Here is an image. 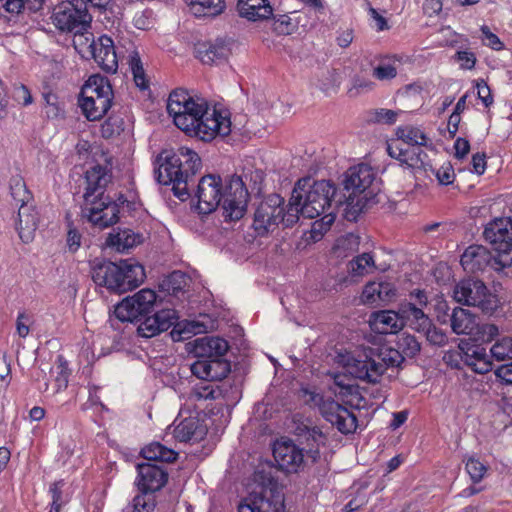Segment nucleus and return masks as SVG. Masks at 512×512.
<instances>
[{
  "label": "nucleus",
  "instance_id": "obj_1",
  "mask_svg": "<svg viewBox=\"0 0 512 512\" xmlns=\"http://www.w3.org/2000/svg\"><path fill=\"white\" fill-rule=\"evenodd\" d=\"M167 111L174 124L186 135L202 141H211L217 135L227 136L231 132V121L227 114L213 108L199 96L191 95L185 89L173 90L167 102Z\"/></svg>",
  "mask_w": 512,
  "mask_h": 512
},
{
  "label": "nucleus",
  "instance_id": "obj_2",
  "mask_svg": "<svg viewBox=\"0 0 512 512\" xmlns=\"http://www.w3.org/2000/svg\"><path fill=\"white\" fill-rule=\"evenodd\" d=\"M196 197L199 213L210 214L222 202L225 220L236 221L246 212L249 193L240 176H231L223 189L221 177L208 174L199 180Z\"/></svg>",
  "mask_w": 512,
  "mask_h": 512
},
{
  "label": "nucleus",
  "instance_id": "obj_3",
  "mask_svg": "<svg viewBox=\"0 0 512 512\" xmlns=\"http://www.w3.org/2000/svg\"><path fill=\"white\" fill-rule=\"evenodd\" d=\"M345 205L342 193H337L329 180L312 181L310 177L299 179L290 197V210L306 218H316Z\"/></svg>",
  "mask_w": 512,
  "mask_h": 512
},
{
  "label": "nucleus",
  "instance_id": "obj_4",
  "mask_svg": "<svg viewBox=\"0 0 512 512\" xmlns=\"http://www.w3.org/2000/svg\"><path fill=\"white\" fill-rule=\"evenodd\" d=\"M343 185L344 216L348 221H356L362 212L380 202L381 181L368 164L351 167L345 174Z\"/></svg>",
  "mask_w": 512,
  "mask_h": 512
},
{
  "label": "nucleus",
  "instance_id": "obj_5",
  "mask_svg": "<svg viewBox=\"0 0 512 512\" xmlns=\"http://www.w3.org/2000/svg\"><path fill=\"white\" fill-rule=\"evenodd\" d=\"M90 266L94 283L118 294L137 288L146 278L144 267L132 260L115 263L96 258Z\"/></svg>",
  "mask_w": 512,
  "mask_h": 512
},
{
  "label": "nucleus",
  "instance_id": "obj_6",
  "mask_svg": "<svg viewBox=\"0 0 512 512\" xmlns=\"http://www.w3.org/2000/svg\"><path fill=\"white\" fill-rule=\"evenodd\" d=\"M337 358L338 363L342 364L352 377L373 384L379 381L388 368H400L404 362V357L392 347L371 349L370 354L365 355L364 359L354 358L350 353H339Z\"/></svg>",
  "mask_w": 512,
  "mask_h": 512
},
{
  "label": "nucleus",
  "instance_id": "obj_7",
  "mask_svg": "<svg viewBox=\"0 0 512 512\" xmlns=\"http://www.w3.org/2000/svg\"><path fill=\"white\" fill-rule=\"evenodd\" d=\"M255 489L250 493V506L255 512H284L282 486L273 475V468H258L254 473Z\"/></svg>",
  "mask_w": 512,
  "mask_h": 512
},
{
  "label": "nucleus",
  "instance_id": "obj_8",
  "mask_svg": "<svg viewBox=\"0 0 512 512\" xmlns=\"http://www.w3.org/2000/svg\"><path fill=\"white\" fill-rule=\"evenodd\" d=\"M299 220L296 212L290 210V202L287 209L284 208V199L278 194H270L257 206L252 227L260 237L273 232L280 223L285 227H292Z\"/></svg>",
  "mask_w": 512,
  "mask_h": 512
},
{
  "label": "nucleus",
  "instance_id": "obj_9",
  "mask_svg": "<svg viewBox=\"0 0 512 512\" xmlns=\"http://www.w3.org/2000/svg\"><path fill=\"white\" fill-rule=\"evenodd\" d=\"M453 296L458 303L476 307L487 315H492L499 307L497 295L491 293L479 279L461 280L455 286Z\"/></svg>",
  "mask_w": 512,
  "mask_h": 512
},
{
  "label": "nucleus",
  "instance_id": "obj_10",
  "mask_svg": "<svg viewBox=\"0 0 512 512\" xmlns=\"http://www.w3.org/2000/svg\"><path fill=\"white\" fill-rule=\"evenodd\" d=\"M483 236L495 252V264L502 268L512 265V219L499 218L487 224Z\"/></svg>",
  "mask_w": 512,
  "mask_h": 512
},
{
  "label": "nucleus",
  "instance_id": "obj_11",
  "mask_svg": "<svg viewBox=\"0 0 512 512\" xmlns=\"http://www.w3.org/2000/svg\"><path fill=\"white\" fill-rule=\"evenodd\" d=\"M443 361L452 369L460 370L463 366H467L478 374L488 373L493 366L486 349L480 345H471L466 349L459 345L458 350L445 352Z\"/></svg>",
  "mask_w": 512,
  "mask_h": 512
},
{
  "label": "nucleus",
  "instance_id": "obj_12",
  "mask_svg": "<svg viewBox=\"0 0 512 512\" xmlns=\"http://www.w3.org/2000/svg\"><path fill=\"white\" fill-rule=\"evenodd\" d=\"M157 168H155V178L158 183L163 185L172 184L174 195L181 201L190 197L186 181L180 177L181 160L179 155L164 151L156 158Z\"/></svg>",
  "mask_w": 512,
  "mask_h": 512
},
{
  "label": "nucleus",
  "instance_id": "obj_13",
  "mask_svg": "<svg viewBox=\"0 0 512 512\" xmlns=\"http://www.w3.org/2000/svg\"><path fill=\"white\" fill-rule=\"evenodd\" d=\"M156 304L155 291L144 288L118 303L115 306L114 314L122 322L141 321L142 317L154 311Z\"/></svg>",
  "mask_w": 512,
  "mask_h": 512
},
{
  "label": "nucleus",
  "instance_id": "obj_14",
  "mask_svg": "<svg viewBox=\"0 0 512 512\" xmlns=\"http://www.w3.org/2000/svg\"><path fill=\"white\" fill-rule=\"evenodd\" d=\"M52 19L59 30L77 34L89 26L91 16L86 9H78L73 4L67 3L54 8Z\"/></svg>",
  "mask_w": 512,
  "mask_h": 512
},
{
  "label": "nucleus",
  "instance_id": "obj_15",
  "mask_svg": "<svg viewBox=\"0 0 512 512\" xmlns=\"http://www.w3.org/2000/svg\"><path fill=\"white\" fill-rule=\"evenodd\" d=\"M83 212L88 221L99 229L111 227L119 221V210L116 204L111 203L110 196L86 204Z\"/></svg>",
  "mask_w": 512,
  "mask_h": 512
},
{
  "label": "nucleus",
  "instance_id": "obj_16",
  "mask_svg": "<svg viewBox=\"0 0 512 512\" xmlns=\"http://www.w3.org/2000/svg\"><path fill=\"white\" fill-rule=\"evenodd\" d=\"M111 180L112 173L107 167L97 164L89 168L85 172L84 204L86 205L100 198L109 197L105 195V191Z\"/></svg>",
  "mask_w": 512,
  "mask_h": 512
},
{
  "label": "nucleus",
  "instance_id": "obj_17",
  "mask_svg": "<svg viewBox=\"0 0 512 512\" xmlns=\"http://www.w3.org/2000/svg\"><path fill=\"white\" fill-rule=\"evenodd\" d=\"M136 485L138 491L156 493L168 482V472L162 466L152 463H138L136 465Z\"/></svg>",
  "mask_w": 512,
  "mask_h": 512
},
{
  "label": "nucleus",
  "instance_id": "obj_18",
  "mask_svg": "<svg viewBox=\"0 0 512 512\" xmlns=\"http://www.w3.org/2000/svg\"><path fill=\"white\" fill-rule=\"evenodd\" d=\"M294 434L299 438L301 444H306V459L312 464L320 458L319 447L325 445L327 437L317 426L304 421H295Z\"/></svg>",
  "mask_w": 512,
  "mask_h": 512
},
{
  "label": "nucleus",
  "instance_id": "obj_19",
  "mask_svg": "<svg viewBox=\"0 0 512 512\" xmlns=\"http://www.w3.org/2000/svg\"><path fill=\"white\" fill-rule=\"evenodd\" d=\"M303 451L304 449L287 439L274 444L273 456L281 470L291 473L297 472L305 462Z\"/></svg>",
  "mask_w": 512,
  "mask_h": 512
},
{
  "label": "nucleus",
  "instance_id": "obj_20",
  "mask_svg": "<svg viewBox=\"0 0 512 512\" xmlns=\"http://www.w3.org/2000/svg\"><path fill=\"white\" fill-rule=\"evenodd\" d=\"M140 324L138 325V335L144 338L154 337L174 325L175 321L178 320V315L174 309H161L155 312L152 316L146 315L142 317Z\"/></svg>",
  "mask_w": 512,
  "mask_h": 512
},
{
  "label": "nucleus",
  "instance_id": "obj_21",
  "mask_svg": "<svg viewBox=\"0 0 512 512\" xmlns=\"http://www.w3.org/2000/svg\"><path fill=\"white\" fill-rule=\"evenodd\" d=\"M231 371V364L225 357L196 360L191 365V372L199 379L209 382L220 381L227 377Z\"/></svg>",
  "mask_w": 512,
  "mask_h": 512
},
{
  "label": "nucleus",
  "instance_id": "obj_22",
  "mask_svg": "<svg viewBox=\"0 0 512 512\" xmlns=\"http://www.w3.org/2000/svg\"><path fill=\"white\" fill-rule=\"evenodd\" d=\"M92 56L101 69L107 73H115L118 69V61L112 39L101 36L98 41L91 44Z\"/></svg>",
  "mask_w": 512,
  "mask_h": 512
},
{
  "label": "nucleus",
  "instance_id": "obj_23",
  "mask_svg": "<svg viewBox=\"0 0 512 512\" xmlns=\"http://www.w3.org/2000/svg\"><path fill=\"white\" fill-rule=\"evenodd\" d=\"M495 264V254L482 245H471L461 255L460 263L463 269L470 273L483 271L487 266Z\"/></svg>",
  "mask_w": 512,
  "mask_h": 512
},
{
  "label": "nucleus",
  "instance_id": "obj_24",
  "mask_svg": "<svg viewBox=\"0 0 512 512\" xmlns=\"http://www.w3.org/2000/svg\"><path fill=\"white\" fill-rule=\"evenodd\" d=\"M229 349L228 342L220 337L204 336L194 341L193 353L197 360L225 357Z\"/></svg>",
  "mask_w": 512,
  "mask_h": 512
},
{
  "label": "nucleus",
  "instance_id": "obj_25",
  "mask_svg": "<svg viewBox=\"0 0 512 512\" xmlns=\"http://www.w3.org/2000/svg\"><path fill=\"white\" fill-rule=\"evenodd\" d=\"M38 223L39 215L33 203L19 207L16 229L24 243H29L34 239Z\"/></svg>",
  "mask_w": 512,
  "mask_h": 512
},
{
  "label": "nucleus",
  "instance_id": "obj_26",
  "mask_svg": "<svg viewBox=\"0 0 512 512\" xmlns=\"http://www.w3.org/2000/svg\"><path fill=\"white\" fill-rule=\"evenodd\" d=\"M396 296V289L390 282H369L364 286L361 301L368 305H381Z\"/></svg>",
  "mask_w": 512,
  "mask_h": 512
},
{
  "label": "nucleus",
  "instance_id": "obj_27",
  "mask_svg": "<svg viewBox=\"0 0 512 512\" xmlns=\"http://www.w3.org/2000/svg\"><path fill=\"white\" fill-rule=\"evenodd\" d=\"M370 326L379 334H394L401 330L403 322L399 314L391 310L374 312L370 318Z\"/></svg>",
  "mask_w": 512,
  "mask_h": 512
},
{
  "label": "nucleus",
  "instance_id": "obj_28",
  "mask_svg": "<svg viewBox=\"0 0 512 512\" xmlns=\"http://www.w3.org/2000/svg\"><path fill=\"white\" fill-rule=\"evenodd\" d=\"M239 15L250 21L268 19L273 12L268 0H238Z\"/></svg>",
  "mask_w": 512,
  "mask_h": 512
},
{
  "label": "nucleus",
  "instance_id": "obj_29",
  "mask_svg": "<svg viewBox=\"0 0 512 512\" xmlns=\"http://www.w3.org/2000/svg\"><path fill=\"white\" fill-rule=\"evenodd\" d=\"M197 57L204 64L219 63L227 59L229 55V48L222 39H217L213 43H201L196 49Z\"/></svg>",
  "mask_w": 512,
  "mask_h": 512
},
{
  "label": "nucleus",
  "instance_id": "obj_30",
  "mask_svg": "<svg viewBox=\"0 0 512 512\" xmlns=\"http://www.w3.org/2000/svg\"><path fill=\"white\" fill-rule=\"evenodd\" d=\"M174 154L180 156V177L182 178V180L186 181L187 188L189 191L190 184L191 182H193V177L201 167V159L195 151L187 147H180L178 149V152Z\"/></svg>",
  "mask_w": 512,
  "mask_h": 512
},
{
  "label": "nucleus",
  "instance_id": "obj_31",
  "mask_svg": "<svg viewBox=\"0 0 512 512\" xmlns=\"http://www.w3.org/2000/svg\"><path fill=\"white\" fill-rule=\"evenodd\" d=\"M113 97L101 96L100 98L79 99V106L89 121L100 120L109 111Z\"/></svg>",
  "mask_w": 512,
  "mask_h": 512
},
{
  "label": "nucleus",
  "instance_id": "obj_32",
  "mask_svg": "<svg viewBox=\"0 0 512 512\" xmlns=\"http://www.w3.org/2000/svg\"><path fill=\"white\" fill-rule=\"evenodd\" d=\"M451 328L454 333L472 335L475 331H479V325L476 316L469 310L461 307L453 309L451 315Z\"/></svg>",
  "mask_w": 512,
  "mask_h": 512
},
{
  "label": "nucleus",
  "instance_id": "obj_33",
  "mask_svg": "<svg viewBox=\"0 0 512 512\" xmlns=\"http://www.w3.org/2000/svg\"><path fill=\"white\" fill-rule=\"evenodd\" d=\"M206 435V428L195 418L182 420L174 429V436L180 442H198Z\"/></svg>",
  "mask_w": 512,
  "mask_h": 512
},
{
  "label": "nucleus",
  "instance_id": "obj_34",
  "mask_svg": "<svg viewBox=\"0 0 512 512\" xmlns=\"http://www.w3.org/2000/svg\"><path fill=\"white\" fill-rule=\"evenodd\" d=\"M113 97V90L109 80L100 75H92L83 85L80 98H100L101 96Z\"/></svg>",
  "mask_w": 512,
  "mask_h": 512
},
{
  "label": "nucleus",
  "instance_id": "obj_35",
  "mask_svg": "<svg viewBox=\"0 0 512 512\" xmlns=\"http://www.w3.org/2000/svg\"><path fill=\"white\" fill-rule=\"evenodd\" d=\"M404 318L407 319L409 325L415 331L421 333L425 328H429L432 323L423 309L416 306V303L402 304L400 309Z\"/></svg>",
  "mask_w": 512,
  "mask_h": 512
},
{
  "label": "nucleus",
  "instance_id": "obj_36",
  "mask_svg": "<svg viewBox=\"0 0 512 512\" xmlns=\"http://www.w3.org/2000/svg\"><path fill=\"white\" fill-rule=\"evenodd\" d=\"M141 242V236L130 229L119 230L117 233H110L106 238V245L124 252Z\"/></svg>",
  "mask_w": 512,
  "mask_h": 512
},
{
  "label": "nucleus",
  "instance_id": "obj_37",
  "mask_svg": "<svg viewBox=\"0 0 512 512\" xmlns=\"http://www.w3.org/2000/svg\"><path fill=\"white\" fill-rule=\"evenodd\" d=\"M140 454L148 461L172 463L177 459V452L160 442H152L141 449Z\"/></svg>",
  "mask_w": 512,
  "mask_h": 512
},
{
  "label": "nucleus",
  "instance_id": "obj_38",
  "mask_svg": "<svg viewBox=\"0 0 512 512\" xmlns=\"http://www.w3.org/2000/svg\"><path fill=\"white\" fill-rule=\"evenodd\" d=\"M170 336L173 341H185L190 339L193 335L203 333L206 331V326L198 321H175L172 325Z\"/></svg>",
  "mask_w": 512,
  "mask_h": 512
},
{
  "label": "nucleus",
  "instance_id": "obj_39",
  "mask_svg": "<svg viewBox=\"0 0 512 512\" xmlns=\"http://www.w3.org/2000/svg\"><path fill=\"white\" fill-rule=\"evenodd\" d=\"M10 194L16 204L29 205L34 202L32 192L20 175L12 176L9 182Z\"/></svg>",
  "mask_w": 512,
  "mask_h": 512
},
{
  "label": "nucleus",
  "instance_id": "obj_40",
  "mask_svg": "<svg viewBox=\"0 0 512 512\" xmlns=\"http://www.w3.org/2000/svg\"><path fill=\"white\" fill-rule=\"evenodd\" d=\"M10 194L16 204L29 205L34 202L32 192L20 175L12 176L9 182Z\"/></svg>",
  "mask_w": 512,
  "mask_h": 512
},
{
  "label": "nucleus",
  "instance_id": "obj_41",
  "mask_svg": "<svg viewBox=\"0 0 512 512\" xmlns=\"http://www.w3.org/2000/svg\"><path fill=\"white\" fill-rule=\"evenodd\" d=\"M407 155L408 157L404 159L405 168L413 172L432 169L428 155L420 147L410 148V152Z\"/></svg>",
  "mask_w": 512,
  "mask_h": 512
},
{
  "label": "nucleus",
  "instance_id": "obj_42",
  "mask_svg": "<svg viewBox=\"0 0 512 512\" xmlns=\"http://www.w3.org/2000/svg\"><path fill=\"white\" fill-rule=\"evenodd\" d=\"M156 506L155 494L138 491L132 503L127 505L123 512H153Z\"/></svg>",
  "mask_w": 512,
  "mask_h": 512
},
{
  "label": "nucleus",
  "instance_id": "obj_43",
  "mask_svg": "<svg viewBox=\"0 0 512 512\" xmlns=\"http://www.w3.org/2000/svg\"><path fill=\"white\" fill-rule=\"evenodd\" d=\"M360 245V237L354 233H347L339 237L334 246L333 252L337 257H347L349 254L356 252Z\"/></svg>",
  "mask_w": 512,
  "mask_h": 512
},
{
  "label": "nucleus",
  "instance_id": "obj_44",
  "mask_svg": "<svg viewBox=\"0 0 512 512\" xmlns=\"http://www.w3.org/2000/svg\"><path fill=\"white\" fill-rule=\"evenodd\" d=\"M397 348H394L395 350H398L399 353L405 358H414L417 356L421 351V344L417 340V338L409 333H401L398 336V340L396 342Z\"/></svg>",
  "mask_w": 512,
  "mask_h": 512
},
{
  "label": "nucleus",
  "instance_id": "obj_45",
  "mask_svg": "<svg viewBox=\"0 0 512 512\" xmlns=\"http://www.w3.org/2000/svg\"><path fill=\"white\" fill-rule=\"evenodd\" d=\"M396 135L398 140H402L404 144L410 146V148L420 147L426 144V136L424 133L415 127H399Z\"/></svg>",
  "mask_w": 512,
  "mask_h": 512
},
{
  "label": "nucleus",
  "instance_id": "obj_46",
  "mask_svg": "<svg viewBox=\"0 0 512 512\" xmlns=\"http://www.w3.org/2000/svg\"><path fill=\"white\" fill-rule=\"evenodd\" d=\"M374 267L375 262L370 253L358 255L348 263V271L352 276H364Z\"/></svg>",
  "mask_w": 512,
  "mask_h": 512
},
{
  "label": "nucleus",
  "instance_id": "obj_47",
  "mask_svg": "<svg viewBox=\"0 0 512 512\" xmlns=\"http://www.w3.org/2000/svg\"><path fill=\"white\" fill-rule=\"evenodd\" d=\"M222 396L223 390L212 383L196 385L190 393V399L193 400H215Z\"/></svg>",
  "mask_w": 512,
  "mask_h": 512
},
{
  "label": "nucleus",
  "instance_id": "obj_48",
  "mask_svg": "<svg viewBox=\"0 0 512 512\" xmlns=\"http://www.w3.org/2000/svg\"><path fill=\"white\" fill-rule=\"evenodd\" d=\"M332 425L336 426L339 432L342 434L353 433L357 428V418L348 408H344L343 411L338 414Z\"/></svg>",
  "mask_w": 512,
  "mask_h": 512
},
{
  "label": "nucleus",
  "instance_id": "obj_49",
  "mask_svg": "<svg viewBox=\"0 0 512 512\" xmlns=\"http://www.w3.org/2000/svg\"><path fill=\"white\" fill-rule=\"evenodd\" d=\"M129 65L133 74L134 82L137 87H139L141 90H145L149 86V82L146 79L145 71L143 68L142 61L140 59V56L138 52H133L129 56Z\"/></svg>",
  "mask_w": 512,
  "mask_h": 512
},
{
  "label": "nucleus",
  "instance_id": "obj_50",
  "mask_svg": "<svg viewBox=\"0 0 512 512\" xmlns=\"http://www.w3.org/2000/svg\"><path fill=\"white\" fill-rule=\"evenodd\" d=\"M491 357L497 361L512 359V337H503L490 348Z\"/></svg>",
  "mask_w": 512,
  "mask_h": 512
},
{
  "label": "nucleus",
  "instance_id": "obj_51",
  "mask_svg": "<svg viewBox=\"0 0 512 512\" xmlns=\"http://www.w3.org/2000/svg\"><path fill=\"white\" fill-rule=\"evenodd\" d=\"M185 285V274L180 271H174L163 280L161 287L169 294L177 295L179 292L183 291Z\"/></svg>",
  "mask_w": 512,
  "mask_h": 512
},
{
  "label": "nucleus",
  "instance_id": "obj_52",
  "mask_svg": "<svg viewBox=\"0 0 512 512\" xmlns=\"http://www.w3.org/2000/svg\"><path fill=\"white\" fill-rule=\"evenodd\" d=\"M65 485L64 480L52 483L49 487V493L52 498L51 508L49 512H60L61 508L68 502L64 496L62 488Z\"/></svg>",
  "mask_w": 512,
  "mask_h": 512
},
{
  "label": "nucleus",
  "instance_id": "obj_53",
  "mask_svg": "<svg viewBox=\"0 0 512 512\" xmlns=\"http://www.w3.org/2000/svg\"><path fill=\"white\" fill-rule=\"evenodd\" d=\"M334 220L335 212L332 210L323 215V217L320 220L315 221L312 224V228L310 231L311 238L314 241L320 240L323 237L324 233L330 228Z\"/></svg>",
  "mask_w": 512,
  "mask_h": 512
},
{
  "label": "nucleus",
  "instance_id": "obj_54",
  "mask_svg": "<svg viewBox=\"0 0 512 512\" xmlns=\"http://www.w3.org/2000/svg\"><path fill=\"white\" fill-rule=\"evenodd\" d=\"M191 3L194 7H199L197 12H202L203 15H217L225 8L222 0H191Z\"/></svg>",
  "mask_w": 512,
  "mask_h": 512
},
{
  "label": "nucleus",
  "instance_id": "obj_55",
  "mask_svg": "<svg viewBox=\"0 0 512 512\" xmlns=\"http://www.w3.org/2000/svg\"><path fill=\"white\" fill-rule=\"evenodd\" d=\"M345 407L329 397L319 408L320 413L328 422H334L335 418L340 414Z\"/></svg>",
  "mask_w": 512,
  "mask_h": 512
},
{
  "label": "nucleus",
  "instance_id": "obj_56",
  "mask_svg": "<svg viewBox=\"0 0 512 512\" xmlns=\"http://www.w3.org/2000/svg\"><path fill=\"white\" fill-rule=\"evenodd\" d=\"M465 468L473 483H479L487 472V467L473 457L467 460Z\"/></svg>",
  "mask_w": 512,
  "mask_h": 512
},
{
  "label": "nucleus",
  "instance_id": "obj_57",
  "mask_svg": "<svg viewBox=\"0 0 512 512\" xmlns=\"http://www.w3.org/2000/svg\"><path fill=\"white\" fill-rule=\"evenodd\" d=\"M421 333H423L426 340L434 346H444L448 341L446 333L442 329L437 328L433 323H431L430 327L425 328Z\"/></svg>",
  "mask_w": 512,
  "mask_h": 512
},
{
  "label": "nucleus",
  "instance_id": "obj_58",
  "mask_svg": "<svg viewBox=\"0 0 512 512\" xmlns=\"http://www.w3.org/2000/svg\"><path fill=\"white\" fill-rule=\"evenodd\" d=\"M295 24L288 15H279L273 17V30L279 35L291 34L295 29Z\"/></svg>",
  "mask_w": 512,
  "mask_h": 512
},
{
  "label": "nucleus",
  "instance_id": "obj_59",
  "mask_svg": "<svg viewBox=\"0 0 512 512\" xmlns=\"http://www.w3.org/2000/svg\"><path fill=\"white\" fill-rule=\"evenodd\" d=\"M430 171H432L438 182L441 184V185H450L453 183L454 179H455V173H454V169H453V166L450 162H445L440 168L438 169H434L432 167V169H429Z\"/></svg>",
  "mask_w": 512,
  "mask_h": 512
},
{
  "label": "nucleus",
  "instance_id": "obj_60",
  "mask_svg": "<svg viewBox=\"0 0 512 512\" xmlns=\"http://www.w3.org/2000/svg\"><path fill=\"white\" fill-rule=\"evenodd\" d=\"M12 98L23 106H28L33 102L30 90L23 84H15L12 91Z\"/></svg>",
  "mask_w": 512,
  "mask_h": 512
},
{
  "label": "nucleus",
  "instance_id": "obj_61",
  "mask_svg": "<svg viewBox=\"0 0 512 512\" xmlns=\"http://www.w3.org/2000/svg\"><path fill=\"white\" fill-rule=\"evenodd\" d=\"M396 75L395 66L388 63H381L373 68V76L378 80H390L395 78Z\"/></svg>",
  "mask_w": 512,
  "mask_h": 512
},
{
  "label": "nucleus",
  "instance_id": "obj_62",
  "mask_svg": "<svg viewBox=\"0 0 512 512\" xmlns=\"http://www.w3.org/2000/svg\"><path fill=\"white\" fill-rule=\"evenodd\" d=\"M397 112L389 109H376L373 112L371 120L376 123L394 124L396 122Z\"/></svg>",
  "mask_w": 512,
  "mask_h": 512
},
{
  "label": "nucleus",
  "instance_id": "obj_63",
  "mask_svg": "<svg viewBox=\"0 0 512 512\" xmlns=\"http://www.w3.org/2000/svg\"><path fill=\"white\" fill-rule=\"evenodd\" d=\"M481 32L483 34V41L485 45L491 47L496 51H499L503 48V43L500 41L496 34L490 31L488 26L483 25L481 27Z\"/></svg>",
  "mask_w": 512,
  "mask_h": 512
},
{
  "label": "nucleus",
  "instance_id": "obj_64",
  "mask_svg": "<svg viewBox=\"0 0 512 512\" xmlns=\"http://www.w3.org/2000/svg\"><path fill=\"white\" fill-rule=\"evenodd\" d=\"M494 374L502 384L512 385V362L499 366Z\"/></svg>",
  "mask_w": 512,
  "mask_h": 512
}]
</instances>
